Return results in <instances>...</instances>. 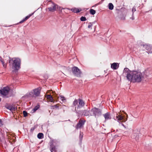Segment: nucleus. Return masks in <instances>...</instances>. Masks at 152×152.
Returning <instances> with one entry per match:
<instances>
[{"label": "nucleus", "mask_w": 152, "mask_h": 152, "mask_svg": "<svg viewBox=\"0 0 152 152\" xmlns=\"http://www.w3.org/2000/svg\"><path fill=\"white\" fill-rule=\"evenodd\" d=\"M123 75L126 76L129 81L133 83H140L145 80L143 73L139 70H130L128 68H124Z\"/></svg>", "instance_id": "nucleus-1"}, {"label": "nucleus", "mask_w": 152, "mask_h": 152, "mask_svg": "<svg viewBox=\"0 0 152 152\" xmlns=\"http://www.w3.org/2000/svg\"><path fill=\"white\" fill-rule=\"evenodd\" d=\"M8 63L10 66L13 70L12 72L15 73L17 72L21 68V60L18 58H11L9 56Z\"/></svg>", "instance_id": "nucleus-2"}, {"label": "nucleus", "mask_w": 152, "mask_h": 152, "mask_svg": "<svg viewBox=\"0 0 152 152\" xmlns=\"http://www.w3.org/2000/svg\"><path fill=\"white\" fill-rule=\"evenodd\" d=\"M85 104L84 101L82 99H75L72 103L73 106L75 107V109L72 110V111L77 114L81 110L80 109L84 107Z\"/></svg>", "instance_id": "nucleus-3"}, {"label": "nucleus", "mask_w": 152, "mask_h": 152, "mask_svg": "<svg viewBox=\"0 0 152 152\" xmlns=\"http://www.w3.org/2000/svg\"><path fill=\"white\" fill-rule=\"evenodd\" d=\"M78 116H91L92 114L91 112V110H81L79 112L77 113Z\"/></svg>", "instance_id": "nucleus-4"}, {"label": "nucleus", "mask_w": 152, "mask_h": 152, "mask_svg": "<svg viewBox=\"0 0 152 152\" xmlns=\"http://www.w3.org/2000/svg\"><path fill=\"white\" fill-rule=\"evenodd\" d=\"M92 116H94L95 117L100 116L102 115V110L100 109L94 107L91 110Z\"/></svg>", "instance_id": "nucleus-5"}, {"label": "nucleus", "mask_w": 152, "mask_h": 152, "mask_svg": "<svg viewBox=\"0 0 152 152\" xmlns=\"http://www.w3.org/2000/svg\"><path fill=\"white\" fill-rule=\"evenodd\" d=\"M49 2L51 3V7H48V9L50 12H54L56 11L57 9L60 10L61 7L57 4L51 1Z\"/></svg>", "instance_id": "nucleus-6"}, {"label": "nucleus", "mask_w": 152, "mask_h": 152, "mask_svg": "<svg viewBox=\"0 0 152 152\" xmlns=\"http://www.w3.org/2000/svg\"><path fill=\"white\" fill-rule=\"evenodd\" d=\"M10 90V88L8 86L4 87L0 90V93L3 96V97H6L8 94Z\"/></svg>", "instance_id": "nucleus-7"}, {"label": "nucleus", "mask_w": 152, "mask_h": 152, "mask_svg": "<svg viewBox=\"0 0 152 152\" xmlns=\"http://www.w3.org/2000/svg\"><path fill=\"white\" fill-rule=\"evenodd\" d=\"M40 88H37L33 90V92L32 91L30 92L29 94H26L27 96H33L34 93V95L36 96H38L40 94Z\"/></svg>", "instance_id": "nucleus-8"}, {"label": "nucleus", "mask_w": 152, "mask_h": 152, "mask_svg": "<svg viewBox=\"0 0 152 152\" xmlns=\"http://www.w3.org/2000/svg\"><path fill=\"white\" fill-rule=\"evenodd\" d=\"M142 73L145 77V80H146V78H151L152 77V70L151 69H147Z\"/></svg>", "instance_id": "nucleus-9"}, {"label": "nucleus", "mask_w": 152, "mask_h": 152, "mask_svg": "<svg viewBox=\"0 0 152 152\" xmlns=\"http://www.w3.org/2000/svg\"><path fill=\"white\" fill-rule=\"evenodd\" d=\"M72 70L73 74L77 77L80 76L81 74L80 69L77 66L72 67Z\"/></svg>", "instance_id": "nucleus-10"}, {"label": "nucleus", "mask_w": 152, "mask_h": 152, "mask_svg": "<svg viewBox=\"0 0 152 152\" xmlns=\"http://www.w3.org/2000/svg\"><path fill=\"white\" fill-rule=\"evenodd\" d=\"M141 46L143 47L147 50V53L149 54V53H152V48L151 47V45L149 44L144 45V44H141Z\"/></svg>", "instance_id": "nucleus-11"}, {"label": "nucleus", "mask_w": 152, "mask_h": 152, "mask_svg": "<svg viewBox=\"0 0 152 152\" xmlns=\"http://www.w3.org/2000/svg\"><path fill=\"white\" fill-rule=\"evenodd\" d=\"M114 118L115 120L119 122V121L123 120L124 118L120 114L114 113Z\"/></svg>", "instance_id": "nucleus-12"}, {"label": "nucleus", "mask_w": 152, "mask_h": 152, "mask_svg": "<svg viewBox=\"0 0 152 152\" xmlns=\"http://www.w3.org/2000/svg\"><path fill=\"white\" fill-rule=\"evenodd\" d=\"M86 120H80L78 122V123L75 126V128L76 129H79L81 128L84 125Z\"/></svg>", "instance_id": "nucleus-13"}, {"label": "nucleus", "mask_w": 152, "mask_h": 152, "mask_svg": "<svg viewBox=\"0 0 152 152\" xmlns=\"http://www.w3.org/2000/svg\"><path fill=\"white\" fill-rule=\"evenodd\" d=\"M139 132H137V133L135 132V131L133 133L132 135L131 138L135 139L136 141H137L139 137Z\"/></svg>", "instance_id": "nucleus-14"}, {"label": "nucleus", "mask_w": 152, "mask_h": 152, "mask_svg": "<svg viewBox=\"0 0 152 152\" xmlns=\"http://www.w3.org/2000/svg\"><path fill=\"white\" fill-rule=\"evenodd\" d=\"M103 116L104 117L105 121H107L111 118V117L109 112H107L104 114Z\"/></svg>", "instance_id": "nucleus-15"}, {"label": "nucleus", "mask_w": 152, "mask_h": 152, "mask_svg": "<svg viewBox=\"0 0 152 152\" xmlns=\"http://www.w3.org/2000/svg\"><path fill=\"white\" fill-rule=\"evenodd\" d=\"M119 67V65L118 63H113L111 64V67L114 70L116 69Z\"/></svg>", "instance_id": "nucleus-16"}, {"label": "nucleus", "mask_w": 152, "mask_h": 152, "mask_svg": "<svg viewBox=\"0 0 152 152\" xmlns=\"http://www.w3.org/2000/svg\"><path fill=\"white\" fill-rule=\"evenodd\" d=\"M6 108L10 110L11 111L15 110V108L14 107H13L12 105L11 104H8L6 106Z\"/></svg>", "instance_id": "nucleus-17"}, {"label": "nucleus", "mask_w": 152, "mask_h": 152, "mask_svg": "<svg viewBox=\"0 0 152 152\" xmlns=\"http://www.w3.org/2000/svg\"><path fill=\"white\" fill-rule=\"evenodd\" d=\"M46 97L49 100L50 102H53V99L52 96L50 95H48L46 96Z\"/></svg>", "instance_id": "nucleus-18"}, {"label": "nucleus", "mask_w": 152, "mask_h": 152, "mask_svg": "<svg viewBox=\"0 0 152 152\" xmlns=\"http://www.w3.org/2000/svg\"><path fill=\"white\" fill-rule=\"evenodd\" d=\"M44 137L43 134L42 133H39L37 134V137L39 139H42Z\"/></svg>", "instance_id": "nucleus-19"}, {"label": "nucleus", "mask_w": 152, "mask_h": 152, "mask_svg": "<svg viewBox=\"0 0 152 152\" xmlns=\"http://www.w3.org/2000/svg\"><path fill=\"white\" fill-rule=\"evenodd\" d=\"M108 8L110 10H112L114 8V6L112 3H109L108 5Z\"/></svg>", "instance_id": "nucleus-20"}, {"label": "nucleus", "mask_w": 152, "mask_h": 152, "mask_svg": "<svg viewBox=\"0 0 152 152\" xmlns=\"http://www.w3.org/2000/svg\"><path fill=\"white\" fill-rule=\"evenodd\" d=\"M71 10L75 13H78L80 12L81 10H79L78 9L76 8H72Z\"/></svg>", "instance_id": "nucleus-21"}, {"label": "nucleus", "mask_w": 152, "mask_h": 152, "mask_svg": "<svg viewBox=\"0 0 152 152\" xmlns=\"http://www.w3.org/2000/svg\"><path fill=\"white\" fill-rule=\"evenodd\" d=\"M39 105L38 104L37 106H36L32 110L33 112H35L39 107Z\"/></svg>", "instance_id": "nucleus-22"}, {"label": "nucleus", "mask_w": 152, "mask_h": 152, "mask_svg": "<svg viewBox=\"0 0 152 152\" xmlns=\"http://www.w3.org/2000/svg\"><path fill=\"white\" fill-rule=\"evenodd\" d=\"M50 147L51 148L50 151H52L55 152L56 151V147L55 146L52 144L50 145Z\"/></svg>", "instance_id": "nucleus-23"}, {"label": "nucleus", "mask_w": 152, "mask_h": 152, "mask_svg": "<svg viewBox=\"0 0 152 152\" xmlns=\"http://www.w3.org/2000/svg\"><path fill=\"white\" fill-rule=\"evenodd\" d=\"M34 12H33V13H32L31 14H29L28 15L26 16V17L24 19H25V20H27L32 15H33L34 14Z\"/></svg>", "instance_id": "nucleus-24"}, {"label": "nucleus", "mask_w": 152, "mask_h": 152, "mask_svg": "<svg viewBox=\"0 0 152 152\" xmlns=\"http://www.w3.org/2000/svg\"><path fill=\"white\" fill-rule=\"evenodd\" d=\"M83 134L82 132H80L79 138L80 141H81L83 139Z\"/></svg>", "instance_id": "nucleus-25"}, {"label": "nucleus", "mask_w": 152, "mask_h": 152, "mask_svg": "<svg viewBox=\"0 0 152 152\" xmlns=\"http://www.w3.org/2000/svg\"><path fill=\"white\" fill-rule=\"evenodd\" d=\"M90 12L91 14L94 15L96 13V11L95 10L93 9H91L90 10Z\"/></svg>", "instance_id": "nucleus-26"}, {"label": "nucleus", "mask_w": 152, "mask_h": 152, "mask_svg": "<svg viewBox=\"0 0 152 152\" xmlns=\"http://www.w3.org/2000/svg\"><path fill=\"white\" fill-rule=\"evenodd\" d=\"M60 99L63 102H65L66 101L65 97L63 96H60Z\"/></svg>", "instance_id": "nucleus-27"}, {"label": "nucleus", "mask_w": 152, "mask_h": 152, "mask_svg": "<svg viewBox=\"0 0 152 152\" xmlns=\"http://www.w3.org/2000/svg\"><path fill=\"white\" fill-rule=\"evenodd\" d=\"M80 20L82 21H84L86 20V19L85 17L82 16L81 17Z\"/></svg>", "instance_id": "nucleus-28"}, {"label": "nucleus", "mask_w": 152, "mask_h": 152, "mask_svg": "<svg viewBox=\"0 0 152 152\" xmlns=\"http://www.w3.org/2000/svg\"><path fill=\"white\" fill-rule=\"evenodd\" d=\"M92 23H91V22H90L88 23V28H91V29H92L91 27L92 26Z\"/></svg>", "instance_id": "nucleus-29"}, {"label": "nucleus", "mask_w": 152, "mask_h": 152, "mask_svg": "<svg viewBox=\"0 0 152 152\" xmlns=\"http://www.w3.org/2000/svg\"><path fill=\"white\" fill-rule=\"evenodd\" d=\"M23 113L24 117L27 116L28 113L26 111H23Z\"/></svg>", "instance_id": "nucleus-30"}, {"label": "nucleus", "mask_w": 152, "mask_h": 152, "mask_svg": "<svg viewBox=\"0 0 152 152\" xmlns=\"http://www.w3.org/2000/svg\"><path fill=\"white\" fill-rule=\"evenodd\" d=\"M51 107H52L51 108L53 109H54L55 108L58 109L59 107L58 106V105L57 104H56L55 105L52 106Z\"/></svg>", "instance_id": "nucleus-31"}, {"label": "nucleus", "mask_w": 152, "mask_h": 152, "mask_svg": "<svg viewBox=\"0 0 152 152\" xmlns=\"http://www.w3.org/2000/svg\"><path fill=\"white\" fill-rule=\"evenodd\" d=\"M136 8H135V7H133V8H132V14H134V12L136 11Z\"/></svg>", "instance_id": "nucleus-32"}, {"label": "nucleus", "mask_w": 152, "mask_h": 152, "mask_svg": "<svg viewBox=\"0 0 152 152\" xmlns=\"http://www.w3.org/2000/svg\"><path fill=\"white\" fill-rule=\"evenodd\" d=\"M1 62L2 64L3 65V66L4 68H6V65L5 64V63L4 62V61H2Z\"/></svg>", "instance_id": "nucleus-33"}, {"label": "nucleus", "mask_w": 152, "mask_h": 152, "mask_svg": "<svg viewBox=\"0 0 152 152\" xmlns=\"http://www.w3.org/2000/svg\"><path fill=\"white\" fill-rule=\"evenodd\" d=\"M130 19H131L132 20H134V14H132V17L130 18Z\"/></svg>", "instance_id": "nucleus-34"}, {"label": "nucleus", "mask_w": 152, "mask_h": 152, "mask_svg": "<svg viewBox=\"0 0 152 152\" xmlns=\"http://www.w3.org/2000/svg\"><path fill=\"white\" fill-rule=\"evenodd\" d=\"M25 21V19H24L23 20H22L20 21V22H19V23H21L23 22L24 21Z\"/></svg>", "instance_id": "nucleus-35"}, {"label": "nucleus", "mask_w": 152, "mask_h": 152, "mask_svg": "<svg viewBox=\"0 0 152 152\" xmlns=\"http://www.w3.org/2000/svg\"><path fill=\"white\" fill-rule=\"evenodd\" d=\"M35 128L34 127H32L31 129V131L33 132L34 129Z\"/></svg>", "instance_id": "nucleus-36"}, {"label": "nucleus", "mask_w": 152, "mask_h": 152, "mask_svg": "<svg viewBox=\"0 0 152 152\" xmlns=\"http://www.w3.org/2000/svg\"><path fill=\"white\" fill-rule=\"evenodd\" d=\"M0 61H1V62L4 61L2 58L1 56H0Z\"/></svg>", "instance_id": "nucleus-37"}, {"label": "nucleus", "mask_w": 152, "mask_h": 152, "mask_svg": "<svg viewBox=\"0 0 152 152\" xmlns=\"http://www.w3.org/2000/svg\"><path fill=\"white\" fill-rule=\"evenodd\" d=\"M2 121L0 119V126H2V124L1 123Z\"/></svg>", "instance_id": "nucleus-38"}, {"label": "nucleus", "mask_w": 152, "mask_h": 152, "mask_svg": "<svg viewBox=\"0 0 152 152\" xmlns=\"http://www.w3.org/2000/svg\"><path fill=\"white\" fill-rule=\"evenodd\" d=\"M96 22V21H94L93 22H91V23H92V25L95 23Z\"/></svg>", "instance_id": "nucleus-39"}, {"label": "nucleus", "mask_w": 152, "mask_h": 152, "mask_svg": "<svg viewBox=\"0 0 152 152\" xmlns=\"http://www.w3.org/2000/svg\"><path fill=\"white\" fill-rule=\"evenodd\" d=\"M121 125H122V126H123L125 127V126H124V124H121Z\"/></svg>", "instance_id": "nucleus-40"}, {"label": "nucleus", "mask_w": 152, "mask_h": 152, "mask_svg": "<svg viewBox=\"0 0 152 152\" xmlns=\"http://www.w3.org/2000/svg\"><path fill=\"white\" fill-rule=\"evenodd\" d=\"M1 101V98H0V102Z\"/></svg>", "instance_id": "nucleus-41"}, {"label": "nucleus", "mask_w": 152, "mask_h": 152, "mask_svg": "<svg viewBox=\"0 0 152 152\" xmlns=\"http://www.w3.org/2000/svg\"><path fill=\"white\" fill-rule=\"evenodd\" d=\"M51 151V152H53V151Z\"/></svg>", "instance_id": "nucleus-42"}]
</instances>
